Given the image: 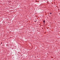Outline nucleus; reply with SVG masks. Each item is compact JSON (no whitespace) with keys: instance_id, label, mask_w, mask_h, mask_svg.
I'll list each match as a JSON object with an SVG mask.
<instances>
[{"instance_id":"nucleus-1","label":"nucleus","mask_w":60,"mask_h":60,"mask_svg":"<svg viewBox=\"0 0 60 60\" xmlns=\"http://www.w3.org/2000/svg\"><path fill=\"white\" fill-rule=\"evenodd\" d=\"M43 22L44 23H45V21H43Z\"/></svg>"},{"instance_id":"nucleus-2","label":"nucleus","mask_w":60,"mask_h":60,"mask_svg":"<svg viewBox=\"0 0 60 60\" xmlns=\"http://www.w3.org/2000/svg\"><path fill=\"white\" fill-rule=\"evenodd\" d=\"M50 14H52V13H50Z\"/></svg>"}]
</instances>
